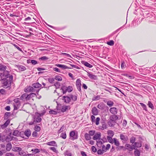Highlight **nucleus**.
<instances>
[{
    "label": "nucleus",
    "instance_id": "c03bdc74",
    "mask_svg": "<svg viewBox=\"0 0 156 156\" xmlns=\"http://www.w3.org/2000/svg\"><path fill=\"white\" fill-rule=\"evenodd\" d=\"M73 90V88L72 87L69 86L68 87H67V92H71Z\"/></svg>",
    "mask_w": 156,
    "mask_h": 156
},
{
    "label": "nucleus",
    "instance_id": "a19ab883",
    "mask_svg": "<svg viewBox=\"0 0 156 156\" xmlns=\"http://www.w3.org/2000/svg\"><path fill=\"white\" fill-rule=\"evenodd\" d=\"M55 79L59 81H61L62 80V77L59 76H55Z\"/></svg>",
    "mask_w": 156,
    "mask_h": 156
},
{
    "label": "nucleus",
    "instance_id": "4c0bfd02",
    "mask_svg": "<svg viewBox=\"0 0 156 156\" xmlns=\"http://www.w3.org/2000/svg\"><path fill=\"white\" fill-rule=\"evenodd\" d=\"M142 107L143 108V109L146 111H147V107L146 105L144 103H140Z\"/></svg>",
    "mask_w": 156,
    "mask_h": 156
},
{
    "label": "nucleus",
    "instance_id": "7c9ffc66",
    "mask_svg": "<svg viewBox=\"0 0 156 156\" xmlns=\"http://www.w3.org/2000/svg\"><path fill=\"white\" fill-rule=\"evenodd\" d=\"M24 134L26 136L29 137L31 135V131L29 129L25 131Z\"/></svg>",
    "mask_w": 156,
    "mask_h": 156
},
{
    "label": "nucleus",
    "instance_id": "0e129e2a",
    "mask_svg": "<svg viewBox=\"0 0 156 156\" xmlns=\"http://www.w3.org/2000/svg\"><path fill=\"white\" fill-rule=\"evenodd\" d=\"M100 120V118L99 117H97L96 121L94 122H95V124L96 125H98L99 124V122Z\"/></svg>",
    "mask_w": 156,
    "mask_h": 156
},
{
    "label": "nucleus",
    "instance_id": "58836bf2",
    "mask_svg": "<svg viewBox=\"0 0 156 156\" xmlns=\"http://www.w3.org/2000/svg\"><path fill=\"white\" fill-rule=\"evenodd\" d=\"M11 115V113L10 112H6L4 115V119H7L8 118V117L10 116Z\"/></svg>",
    "mask_w": 156,
    "mask_h": 156
},
{
    "label": "nucleus",
    "instance_id": "393cba45",
    "mask_svg": "<svg viewBox=\"0 0 156 156\" xmlns=\"http://www.w3.org/2000/svg\"><path fill=\"white\" fill-rule=\"evenodd\" d=\"M12 144L11 143H8L6 145V150L7 151H9L12 148Z\"/></svg>",
    "mask_w": 156,
    "mask_h": 156
},
{
    "label": "nucleus",
    "instance_id": "c756f323",
    "mask_svg": "<svg viewBox=\"0 0 156 156\" xmlns=\"http://www.w3.org/2000/svg\"><path fill=\"white\" fill-rule=\"evenodd\" d=\"M31 151H33V154H35L37 153H39L40 152V149L37 148H35L34 149H32L31 150Z\"/></svg>",
    "mask_w": 156,
    "mask_h": 156
},
{
    "label": "nucleus",
    "instance_id": "2f4dec72",
    "mask_svg": "<svg viewBox=\"0 0 156 156\" xmlns=\"http://www.w3.org/2000/svg\"><path fill=\"white\" fill-rule=\"evenodd\" d=\"M100 99V95L94 96L92 98L93 101H98Z\"/></svg>",
    "mask_w": 156,
    "mask_h": 156
},
{
    "label": "nucleus",
    "instance_id": "69168bd1",
    "mask_svg": "<svg viewBox=\"0 0 156 156\" xmlns=\"http://www.w3.org/2000/svg\"><path fill=\"white\" fill-rule=\"evenodd\" d=\"M65 129V127L63 126H62L58 131V133H60L63 131Z\"/></svg>",
    "mask_w": 156,
    "mask_h": 156
},
{
    "label": "nucleus",
    "instance_id": "338daca9",
    "mask_svg": "<svg viewBox=\"0 0 156 156\" xmlns=\"http://www.w3.org/2000/svg\"><path fill=\"white\" fill-rule=\"evenodd\" d=\"M76 87L78 90L80 92L81 91V85H76Z\"/></svg>",
    "mask_w": 156,
    "mask_h": 156
},
{
    "label": "nucleus",
    "instance_id": "473e14b6",
    "mask_svg": "<svg viewBox=\"0 0 156 156\" xmlns=\"http://www.w3.org/2000/svg\"><path fill=\"white\" fill-rule=\"evenodd\" d=\"M19 154L21 156H25L26 153L24 151L21 150L19 152Z\"/></svg>",
    "mask_w": 156,
    "mask_h": 156
},
{
    "label": "nucleus",
    "instance_id": "c9c22d12",
    "mask_svg": "<svg viewBox=\"0 0 156 156\" xmlns=\"http://www.w3.org/2000/svg\"><path fill=\"white\" fill-rule=\"evenodd\" d=\"M107 104L108 105L111 107L113 105L114 102L112 101L109 100L107 101Z\"/></svg>",
    "mask_w": 156,
    "mask_h": 156
},
{
    "label": "nucleus",
    "instance_id": "423d86ee",
    "mask_svg": "<svg viewBox=\"0 0 156 156\" xmlns=\"http://www.w3.org/2000/svg\"><path fill=\"white\" fill-rule=\"evenodd\" d=\"M24 90L25 92L27 93L35 92V89L33 87L29 86L25 88Z\"/></svg>",
    "mask_w": 156,
    "mask_h": 156
},
{
    "label": "nucleus",
    "instance_id": "a878e982",
    "mask_svg": "<svg viewBox=\"0 0 156 156\" xmlns=\"http://www.w3.org/2000/svg\"><path fill=\"white\" fill-rule=\"evenodd\" d=\"M83 64L86 66L88 67L89 68H92L93 67V66L88 63V62H86V61H84L83 62Z\"/></svg>",
    "mask_w": 156,
    "mask_h": 156
},
{
    "label": "nucleus",
    "instance_id": "39448f33",
    "mask_svg": "<svg viewBox=\"0 0 156 156\" xmlns=\"http://www.w3.org/2000/svg\"><path fill=\"white\" fill-rule=\"evenodd\" d=\"M14 101L15 102L16 104L14 105V109H17L20 106V103L19 98H16L14 100Z\"/></svg>",
    "mask_w": 156,
    "mask_h": 156
},
{
    "label": "nucleus",
    "instance_id": "f3484780",
    "mask_svg": "<svg viewBox=\"0 0 156 156\" xmlns=\"http://www.w3.org/2000/svg\"><path fill=\"white\" fill-rule=\"evenodd\" d=\"M118 119V117L117 115H111L109 119L110 120H112L116 122V120H117Z\"/></svg>",
    "mask_w": 156,
    "mask_h": 156
},
{
    "label": "nucleus",
    "instance_id": "e433bc0d",
    "mask_svg": "<svg viewBox=\"0 0 156 156\" xmlns=\"http://www.w3.org/2000/svg\"><path fill=\"white\" fill-rule=\"evenodd\" d=\"M134 154L136 156H140V152L139 150L136 149L134 151Z\"/></svg>",
    "mask_w": 156,
    "mask_h": 156
},
{
    "label": "nucleus",
    "instance_id": "864d4df0",
    "mask_svg": "<svg viewBox=\"0 0 156 156\" xmlns=\"http://www.w3.org/2000/svg\"><path fill=\"white\" fill-rule=\"evenodd\" d=\"M48 59V58L46 56H43L40 58H39V59L41 60H47Z\"/></svg>",
    "mask_w": 156,
    "mask_h": 156
},
{
    "label": "nucleus",
    "instance_id": "774afa93",
    "mask_svg": "<svg viewBox=\"0 0 156 156\" xmlns=\"http://www.w3.org/2000/svg\"><path fill=\"white\" fill-rule=\"evenodd\" d=\"M49 112L50 114H53L54 115H56L57 113V112L56 111H54L53 110H51Z\"/></svg>",
    "mask_w": 156,
    "mask_h": 156
},
{
    "label": "nucleus",
    "instance_id": "a211bd4d",
    "mask_svg": "<svg viewBox=\"0 0 156 156\" xmlns=\"http://www.w3.org/2000/svg\"><path fill=\"white\" fill-rule=\"evenodd\" d=\"M27 94L26 93H24L20 97V99L21 100L24 101L26 100L27 101Z\"/></svg>",
    "mask_w": 156,
    "mask_h": 156
},
{
    "label": "nucleus",
    "instance_id": "9d476101",
    "mask_svg": "<svg viewBox=\"0 0 156 156\" xmlns=\"http://www.w3.org/2000/svg\"><path fill=\"white\" fill-rule=\"evenodd\" d=\"M10 120L9 119L7 120L5 122L3 125H1V128L3 129L6 128L10 122Z\"/></svg>",
    "mask_w": 156,
    "mask_h": 156
},
{
    "label": "nucleus",
    "instance_id": "20e7f679",
    "mask_svg": "<svg viewBox=\"0 0 156 156\" xmlns=\"http://www.w3.org/2000/svg\"><path fill=\"white\" fill-rule=\"evenodd\" d=\"M7 67L6 66L2 65L1 64H0V71L3 72V76H4V74H9V72L6 71Z\"/></svg>",
    "mask_w": 156,
    "mask_h": 156
},
{
    "label": "nucleus",
    "instance_id": "e2e57ef3",
    "mask_svg": "<svg viewBox=\"0 0 156 156\" xmlns=\"http://www.w3.org/2000/svg\"><path fill=\"white\" fill-rule=\"evenodd\" d=\"M14 149L15 151L20 152V151L22 149L21 148L19 147H15L14 148Z\"/></svg>",
    "mask_w": 156,
    "mask_h": 156
},
{
    "label": "nucleus",
    "instance_id": "412c9836",
    "mask_svg": "<svg viewBox=\"0 0 156 156\" xmlns=\"http://www.w3.org/2000/svg\"><path fill=\"white\" fill-rule=\"evenodd\" d=\"M126 147V149H127L129 151H131L133 150V147L131 146L130 145L128 144H126L125 145Z\"/></svg>",
    "mask_w": 156,
    "mask_h": 156
},
{
    "label": "nucleus",
    "instance_id": "2eb2a0df",
    "mask_svg": "<svg viewBox=\"0 0 156 156\" xmlns=\"http://www.w3.org/2000/svg\"><path fill=\"white\" fill-rule=\"evenodd\" d=\"M116 123V122L110 119L108 122V124L110 127L114 126L115 125Z\"/></svg>",
    "mask_w": 156,
    "mask_h": 156
},
{
    "label": "nucleus",
    "instance_id": "f257e3e1",
    "mask_svg": "<svg viewBox=\"0 0 156 156\" xmlns=\"http://www.w3.org/2000/svg\"><path fill=\"white\" fill-rule=\"evenodd\" d=\"M4 76L6 77V78L1 80L0 81V82L2 84V86L4 88H6L11 86V83L13 79V76L9 74H5V73L4 74Z\"/></svg>",
    "mask_w": 156,
    "mask_h": 156
},
{
    "label": "nucleus",
    "instance_id": "7ed1b4c3",
    "mask_svg": "<svg viewBox=\"0 0 156 156\" xmlns=\"http://www.w3.org/2000/svg\"><path fill=\"white\" fill-rule=\"evenodd\" d=\"M70 139L72 140L76 139L78 138L77 132L75 133V131H71L69 133Z\"/></svg>",
    "mask_w": 156,
    "mask_h": 156
},
{
    "label": "nucleus",
    "instance_id": "c85d7f7f",
    "mask_svg": "<svg viewBox=\"0 0 156 156\" xmlns=\"http://www.w3.org/2000/svg\"><path fill=\"white\" fill-rule=\"evenodd\" d=\"M107 138L109 142L112 144H113L114 143V139H113L112 138V137L110 136H107Z\"/></svg>",
    "mask_w": 156,
    "mask_h": 156
},
{
    "label": "nucleus",
    "instance_id": "bf43d9fd",
    "mask_svg": "<svg viewBox=\"0 0 156 156\" xmlns=\"http://www.w3.org/2000/svg\"><path fill=\"white\" fill-rule=\"evenodd\" d=\"M104 151L101 149H99L97 151V153L98 154H103Z\"/></svg>",
    "mask_w": 156,
    "mask_h": 156
},
{
    "label": "nucleus",
    "instance_id": "dca6fc26",
    "mask_svg": "<svg viewBox=\"0 0 156 156\" xmlns=\"http://www.w3.org/2000/svg\"><path fill=\"white\" fill-rule=\"evenodd\" d=\"M101 133H96L93 137V139L94 140H96L99 139L101 137Z\"/></svg>",
    "mask_w": 156,
    "mask_h": 156
},
{
    "label": "nucleus",
    "instance_id": "72a5a7b5",
    "mask_svg": "<svg viewBox=\"0 0 156 156\" xmlns=\"http://www.w3.org/2000/svg\"><path fill=\"white\" fill-rule=\"evenodd\" d=\"M147 105L148 107L152 109H154V106L151 101H148Z\"/></svg>",
    "mask_w": 156,
    "mask_h": 156
},
{
    "label": "nucleus",
    "instance_id": "b1692460",
    "mask_svg": "<svg viewBox=\"0 0 156 156\" xmlns=\"http://www.w3.org/2000/svg\"><path fill=\"white\" fill-rule=\"evenodd\" d=\"M28 63H31L33 65H35L37 63V61L34 60L29 59L27 60Z\"/></svg>",
    "mask_w": 156,
    "mask_h": 156
},
{
    "label": "nucleus",
    "instance_id": "3c124183",
    "mask_svg": "<svg viewBox=\"0 0 156 156\" xmlns=\"http://www.w3.org/2000/svg\"><path fill=\"white\" fill-rule=\"evenodd\" d=\"M19 69L21 71H23L26 70V68L23 66H19Z\"/></svg>",
    "mask_w": 156,
    "mask_h": 156
},
{
    "label": "nucleus",
    "instance_id": "680f3d73",
    "mask_svg": "<svg viewBox=\"0 0 156 156\" xmlns=\"http://www.w3.org/2000/svg\"><path fill=\"white\" fill-rule=\"evenodd\" d=\"M54 85L55 86L56 88H59L60 85V83L58 82H56L55 83Z\"/></svg>",
    "mask_w": 156,
    "mask_h": 156
},
{
    "label": "nucleus",
    "instance_id": "37998d69",
    "mask_svg": "<svg viewBox=\"0 0 156 156\" xmlns=\"http://www.w3.org/2000/svg\"><path fill=\"white\" fill-rule=\"evenodd\" d=\"M62 90L63 94L66 93L67 92V87L65 86H63L62 87Z\"/></svg>",
    "mask_w": 156,
    "mask_h": 156
},
{
    "label": "nucleus",
    "instance_id": "1a4fd4ad",
    "mask_svg": "<svg viewBox=\"0 0 156 156\" xmlns=\"http://www.w3.org/2000/svg\"><path fill=\"white\" fill-rule=\"evenodd\" d=\"M62 100L64 101V102L66 103H69L71 101L70 97L69 96V97L67 96H63L62 97Z\"/></svg>",
    "mask_w": 156,
    "mask_h": 156
},
{
    "label": "nucleus",
    "instance_id": "5701e85b",
    "mask_svg": "<svg viewBox=\"0 0 156 156\" xmlns=\"http://www.w3.org/2000/svg\"><path fill=\"white\" fill-rule=\"evenodd\" d=\"M107 126L105 123L103 122L102 123L101 126H100L99 128L102 130H104L107 128Z\"/></svg>",
    "mask_w": 156,
    "mask_h": 156
},
{
    "label": "nucleus",
    "instance_id": "4468645a",
    "mask_svg": "<svg viewBox=\"0 0 156 156\" xmlns=\"http://www.w3.org/2000/svg\"><path fill=\"white\" fill-rule=\"evenodd\" d=\"M92 114L94 115H96L98 114V110L96 107H94L91 111Z\"/></svg>",
    "mask_w": 156,
    "mask_h": 156
},
{
    "label": "nucleus",
    "instance_id": "9b49d317",
    "mask_svg": "<svg viewBox=\"0 0 156 156\" xmlns=\"http://www.w3.org/2000/svg\"><path fill=\"white\" fill-rule=\"evenodd\" d=\"M141 143L139 142H135L132 145V147L133 148V149H135L136 148L140 147H141Z\"/></svg>",
    "mask_w": 156,
    "mask_h": 156
},
{
    "label": "nucleus",
    "instance_id": "13d9d810",
    "mask_svg": "<svg viewBox=\"0 0 156 156\" xmlns=\"http://www.w3.org/2000/svg\"><path fill=\"white\" fill-rule=\"evenodd\" d=\"M62 68L63 69H71L72 68L69 67L68 66H67L65 65H62Z\"/></svg>",
    "mask_w": 156,
    "mask_h": 156
},
{
    "label": "nucleus",
    "instance_id": "4be33fe9",
    "mask_svg": "<svg viewBox=\"0 0 156 156\" xmlns=\"http://www.w3.org/2000/svg\"><path fill=\"white\" fill-rule=\"evenodd\" d=\"M71 99H72L73 101H76L77 100V97L76 95H72L71 94L69 95Z\"/></svg>",
    "mask_w": 156,
    "mask_h": 156
},
{
    "label": "nucleus",
    "instance_id": "f03ea898",
    "mask_svg": "<svg viewBox=\"0 0 156 156\" xmlns=\"http://www.w3.org/2000/svg\"><path fill=\"white\" fill-rule=\"evenodd\" d=\"M45 113L44 112V113L39 114L38 113L36 114L35 115L33 119L35 122V123L37 122H39L41 121V119L40 116H41L44 115Z\"/></svg>",
    "mask_w": 156,
    "mask_h": 156
},
{
    "label": "nucleus",
    "instance_id": "4d7b16f0",
    "mask_svg": "<svg viewBox=\"0 0 156 156\" xmlns=\"http://www.w3.org/2000/svg\"><path fill=\"white\" fill-rule=\"evenodd\" d=\"M95 133V131L94 130H90L89 132V134L90 136H92L94 135Z\"/></svg>",
    "mask_w": 156,
    "mask_h": 156
},
{
    "label": "nucleus",
    "instance_id": "bb28decb",
    "mask_svg": "<svg viewBox=\"0 0 156 156\" xmlns=\"http://www.w3.org/2000/svg\"><path fill=\"white\" fill-rule=\"evenodd\" d=\"M84 137L85 139L87 140H89L91 139V137L90 135L87 133L85 134Z\"/></svg>",
    "mask_w": 156,
    "mask_h": 156
},
{
    "label": "nucleus",
    "instance_id": "f704fd0d",
    "mask_svg": "<svg viewBox=\"0 0 156 156\" xmlns=\"http://www.w3.org/2000/svg\"><path fill=\"white\" fill-rule=\"evenodd\" d=\"M69 106H66V105H64L63 106L62 108L61 109V111L62 112H65L67 109H68V107Z\"/></svg>",
    "mask_w": 156,
    "mask_h": 156
},
{
    "label": "nucleus",
    "instance_id": "603ef678",
    "mask_svg": "<svg viewBox=\"0 0 156 156\" xmlns=\"http://www.w3.org/2000/svg\"><path fill=\"white\" fill-rule=\"evenodd\" d=\"M114 41L113 40H111L107 42V44L110 46H112L114 45Z\"/></svg>",
    "mask_w": 156,
    "mask_h": 156
},
{
    "label": "nucleus",
    "instance_id": "8fccbe9b",
    "mask_svg": "<svg viewBox=\"0 0 156 156\" xmlns=\"http://www.w3.org/2000/svg\"><path fill=\"white\" fill-rule=\"evenodd\" d=\"M34 130L36 131L39 132L41 130V128L38 126H36L34 127Z\"/></svg>",
    "mask_w": 156,
    "mask_h": 156
},
{
    "label": "nucleus",
    "instance_id": "ddd939ff",
    "mask_svg": "<svg viewBox=\"0 0 156 156\" xmlns=\"http://www.w3.org/2000/svg\"><path fill=\"white\" fill-rule=\"evenodd\" d=\"M87 75L91 79L95 80L97 79V76L92 74L90 73H87Z\"/></svg>",
    "mask_w": 156,
    "mask_h": 156
},
{
    "label": "nucleus",
    "instance_id": "0eeeda50",
    "mask_svg": "<svg viewBox=\"0 0 156 156\" xmlns=\"http://www.w3.org/2000/svg\"><path fill=\"white\" fill-rule=\"evenodd\" d=\"M120 138L123 143H125L128 140L127 136L124 135L123 134H121L120 135Z\"/></svg>",
    "mask_w": 156,
    "mask_h": 156
},
{
    "label": "nucleus",
    "instance_id": "49530a36",
    "mask_svg": "<svg viewBox=\"0 0 156 156\" xmlns=\"http://www.w3.org/2000/svg\"><path fill=\"white\" fill-rule=\"evenodd\" d=\"M114 143L117 146H118L119 145V143L118 140L116 138H114Z\"/></svg>",
    "mask_w": 156,
    "mask_h": 156
},
{
    "label": "nucleus",
    "instance_id": "6e6d98bb",
    "mask_svg": "<svg viewBox=\"0 0 156 156\" xmlns=\"http://www.w3.org/2000/svg\"><path fill=\"white\" fill-rule=\"evenodd\" d=\"M97 107L100 109H103L104 108V105L103 104H98Z\"/></svg>",
    "mask_w": 156,
    "mask_h": 156
},
{
    "label": "nucleus",
    "instance_id": "6ab92c4d",
    "mask_svg": "<svg viewBox=\"0 0 156 156\" xmlns=\"http://www.w3.org/2000/svg\"><path fill=\"white\" fill-rule=\"evenodd\" d=\"M36 96V94L34 93H31L29 94H27V99L30 100L31 98Z\"/></svg>",
    "mask_w": 156,
    "mask_h": 156
},
{
    "label": "nucleus",
    "instance_id": "09e8293b",
    "mask_svg": "<svg viewBox=\"0 0 156 156\" xmlns=\"http://www.w3.org/2000/svg\"><path fill=\"white\" fill-rule=\"evenodd\" d=\"M136 140V138L134 136H132L130 138V142L132 144H134Z\"/></svg>",
    "mask_w": 156,
    "mask_h": 156
},
{
    "label": "nucleus",
    "instance_id": "f8f14e48",
    "mask_svg": "<svg viewBox=\"0 0 156 156\" xmlns=\"http://www.w3.org/2000/svg\"><path fill=\"white\" fill-rule=\"evenodd\" d=\"M46 144L50 146H53L54 147H57V145L56 142L54 141H52L48 142L46 143Z\"/></svg>",
    "mask_w": 156,
    "mask_h": 156
},
{
    "label": "nucleus",
    "instance_id": "6e6552de",
    "mask_svg": "<svg viewBox=\"0 0 156 156\" xmlns=\"http://www.w3.org/2000/svg\"><path fill=\"white\" fill-rule=\"evenodd\" d=\"M118 111V109L115 107H112L109 109V111L111 113L114 115L117 114Z\"/></svg>",
    "mask_w": 156,
    "mask_h": 156
},
{
    "label": "nucleus",
    "instance_id": "79ce46f5",
    "mask_svg": "<svg viewBox=\"0 0 156 156\" xmlns=\"http://www.w3.org/2000/svg\"><path fill=\"white\" fill-rule=\"evenodd\" d=\"M60 137L62 138L65 139L66 138V135L65 132H63L61 133Z\"/></svg>",
    "mask_w": 156,
    "mask_h": 156
},
{
    "label": "nucleus",
    "instance_id": "a18cd8bd",
    "mask_svg": "<svg viewBox=\"0 0 156 156\" xmlns=\"http://www.w3.org/2000/svg\"><path fill=\"white\" fill-rule=\"evenodd\" d=\"M64 154L65 156H72V154L69 151H66L64 153Z\"/></svg>",
    "mask_w": 156,
    "mask_h": 156
},
{
    "label": "nucleus",
    "instance_id": "ea45409f",
    "mask_svg": "<svg viewBox=\"0 0 156 156\" xmlns=\"http://www.w3.org/2000/svg\"><path fill=\"white\" fill-rule=\"evenodd\" d=\"M12 134L14 136H18L20 135L19 132L17 130H15L13 133Z\"/></svg>",
    "mask_w": 156,
    "mask_h": 156
},
{
    "label": "nucleus",
    "instance_id": "aec40b11",
    "mask_svg": "<svg viewBox=\"0 0 156 156\" xmlns=\"http://www.w3.org/2000/svg\"><path fill=\"white\" fill-rule=\"evenodd\" d=\"M32 86L33 88H39L41 87V85L39 83H36L32 84Z\"/></svg>",
    "mask_w": 156,
    "mask_h": 156
},
{
    "label": "nucleus",
    "instance_id": "5fc2aeb1",
    "mask_svg": "<svg viewBox=\"0 0 156 156\" xmlns=\"http://www.w3.org/2000/svg\"><path fill=\"white\" fill-rule=\"evenodd\" d=\"M127 121L126 120L124 119L123 120V122L122 123V126L123 128L126 127L127 124Z\"/></svg>",
    "mask_w": 156,
    "mask_h": 156
},
{
    "label": "nucleus",
    "instance_id": "de8ad7c7",
    "mask_svg": "<svg viewBox=\"0 0 156 156\" xmlns=\"http://www.w3.org/2000/svg\"><path fill=\"white\" fill-rule=\"evenodd\" d=\"M55 79V78L51 77L48 79V80L50 83H54Z\"/></svg>",
    "mask_w": 156,
    "mask_h": 156
},
{
    "label": "nucleus",
    "instance_id": "cd10ccee",
    "mask_svg": "<svg viewBox=\"0 0 156 156\" xmlns=\"http://www.w3.org/2000/svg\"><path fill=\"white\" fill-rule=\"evenodd\" d=\"M108 134L109 135L108 136L112 137L114 135V133L113 131L111 130H109L108 131Z\"/></svg>",
    "mask_w": 156,
    "mask_h": 156
},
{
    "label": "nucleus",
    "instance_id": "052dcab7",
    "mask_svg": "<svg viewBox=\"0 0 156 156\" xmlns=\"http://www.w3.org/2000/svg\"><path fill=\"white\" fill-rule=\"evenodd\" d=\"M49 149L52 151L56 153L57 152V151L56 150V149L55 147H49Z\"/></svg>",
    "mask_w": 156,
    "mask_h": 156
}]
</instances>
